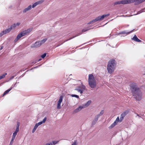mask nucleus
Listing matches in <instances>:
<instances>
[{
  "instance_id": "1",
  "label": "nucleus",
  "mask_w": 145,
  "mask_h": 145,
  "mask_svg": "<svg viewBox=\"0 0 145 145\" xmlns=\"http://www.w3.org/2000/svg\"><path fill=\"white\" fill-rule=\"evenodd\" d=\"M130 88L133 98L138 101H140L142 99V93L140 89L137 84L133 83L130 84Z\"/></svg>"
},
{
  "instance_id": "2",
  "label": "nucleus",
  "mask_w": 145,
  "mask_h": 145,
  "mask_svg": "<svg viewBox=\"0 0 145 145\" xmlns=\"http://www.w3.org/2000/svg\"><path fill=\"white\" fill-rule=\"evenodd\" d=\"M116 66V63L114 59H110L108 62L107 65V71L111 74L114 71Z\"/></svg>"
},
{
  "instance_id": "3",
  "label": "nucleus",
  "mask_w": 145,
  "mask_h": 145,
  "mask_svg": "<svg viewBox=\"0 0 145 145\" xmlns=\"http://www.w3.org/2000/svg\"><path fill=\"white\" fill-rule=\"evenodd\" d=\"M33 29V28H31L27 30L24 31L20 33L17 36L16 38L14 40V42H16L21 37L29 34Z\"/></svg>"
},
{
  "instance_id": "4",
  "label": "nucleus",
  "mask_w": 145,
  "mask_h": 145,
  "mask_svg": "<svg viewBox=\"0 0 145 145\" xmlns=\"http://www.w3.org/2000/svg\"><path fill=\"white\" fill-rule=\"evenodd\" d=\"M145 1V0H128V4L134 3L135 5H138Z\"/></svg>"
},
{
  "instance_id": "5",
  "label": "nucleus",
  "mask_w": 145,
  "mask_h": 145,
  "mask_svg": "<svg viewBox=\"0 0 145 145\" xmlns=\"http://www.w3.org/2000/svg\"><path fill=\"white\" fill-rule=\"evenodd\" d=\"M77 88H78L75 89V90L77 91L81 94L83 93L86 88V87L84 85L78 86Z\"/></svg>"
},
{
  "instance_id": "6",
  "label": "nucleus",
  "mask_w": 145,
  "mask_h": 145,
  "mask_svg": "<svg viewBox=\"0 0 145 145\" xmlns=\"http://www.w3.org/2000/svg\"><path fill=\"white\" fill-rule=\"evenodd\" d=\"M128 4V0H123L120 1H118L115 2L114 3V6L116 5L120 4Z\"/></svg>"
},
{
  "instance_id": "7",
  "label": "nucleus",
  "mask_w": 145,
  "mask_h": 145,
  "mask_svg": "<svg viewBox=\"0 0 145 145\" xmlns=\"http://www.w3.org/2000/svg\"><path fill=\"white\" fill-rule=\"evenodd\" d=\"M16 27L15 24H13L11 26L10 28L6 29L5 30L3 31V32L6 34L9 33L14 28Z\"/></svg>"
},
{
  "instance_id": "8",
  "label": "nucleus",
  "mask_w": 145,
  "mask_h": 145,
  "mask_svg": "<svg viewBox=\"0 0 145 145\" xmlns=\"http://www.w3.org/2000/svg\"><path fill=\"white\" fill-rule=\"evenodd\" d=\"M63 96L62 95L60 96L59 101L57 102V108L60 109L61 108V104L62 101Z\"/></svg>"
},
{
  "instance_id": "9",
  "label": "nucleus",
  "mask_w": 145,
  "mask_h": 145,
  "mask_svg": "<svg viewBox=\"0 0 145 145\" xmlns=\"http://www.w3.org/2000/svg\"><path fill=\"white\" fill-rule=\"evenodd\" d=\"M129 110H127L123 112L121 115L120 117V121H122L125 116L128 113Z\"/></svg>"
},
{
  "instance_id": "10",
  "label": "nucleus",
  "mask_w": 145,
  "mask_h": 145,
  "mask_svg": "<svg viewBox=\"0 0 145 145\" xmlns=\"http://www.w3.org/2000/svg\"><path fill=\"white\" fill-rule=\"evenodd\" d=\"M100 116V114H98L97 115L95 116L94 119L92 122L91 125H93L96 123L98 120V118Z\"/></svg>"
},
{
  "instance_id": "11",
  "label": "nucleus",
  "mask_w": 145,
  "mask_h": 145,
  "mask_svg": "<svg viewBox=\"0 0 145 145\" xmlns=\"http://www.w3.org/2000/svg\"><path fill=\"white\" fill-rule=\"evenodd\" d=\"M96 81L94 76L92 74H89L88 76V82Z\"/></svg>"
},
{
  "instance_id": "12",
  "label": "nucleus",
  "mask_w": 145,
  "mask_h": 145,
  "mask_svg": "<svg viewBox=\"0 0 145 145\" xmlns=\"http://www.w3.org/2000/svg\"><path fill=\"white\" fill-rule=\"evenodd\" d=\"M88 83L90 87L92 88H95L97 85L96 81L89 82Z\"/></svg>"
},
{
  "instance_id": "13",
  "label": "nucleus",
  "mask_w": 145,
  "mask_h": 145,
  "mask_svg": "<svg viewBox=\"0 0 145 145\" xmlns=\"http://www.w3.org/2000/svg\"><path fill=\"white\" fill-rule=\"evenodd\" d=\"M84 108V106H80L77 108L75 109L74 110V112L75 113H76L79 111H80L82 108Z\"/></svg>"
},
{
  "instance_id": "14",
  "label": "nucleus",
  "mask_w": 145,
  "mask_h": 145,
  "mask_svg": "<svg viewBox=\"0 0 145 145\" xmlns=\"http://www.w3.org/2000/svg\"><path fill=\"white\" fill-rule=\"evenodd\" d=\"M133 10L134 12L133 13V14L132 15H137V14H139L143 12V10H141L139 11H137L135 10Z\"/></svg>"
},
{
  "instance_id": "15",
  "label": "nucleus",
  "mask_w": 145,
  "mask_h": 145,
  "mask_svg": "<svg viewBox=\"0 0 145 145\" xmlns=\"http://www.w3.org/2000/svg\"><path fill=\"white\" fill-rule=\"evenodd\" d=\"M43 1H44L43 0H41L38 1L32 5V7L33 8H34L37 5L40 4L41 3H42Z\"/></svg>"
},
{
  "instance_id": "16",
  "label": "nucleus",
  "mask_w": 145,
  "mask_h": 145,
  "mask_svg": "<svg viewBox=\"0 0 145 145\" xmlns=\"http://www.w3.org/2000/svg\"><path fill=\"white\" fill-rule=\"evenodd\" d=\"M134 29L131 31L130 32H127L126 31H124L121 32H120L119 34H126V35H128L130 34V33L133 32Z\"/></svg>"
},
{
  "instance_id": "17",
  "label": "nucleus",
  "mask_w": 145,
  "mask_h": 145,
  "mask_svg": "<svg viewBox=\"0 0 145 145\" xmlns=\"http://www.w3.org/2000/svg\"><path fill=\"white\" fill-rule=\"evenodd\" d=\"M47 119L46 117H45L43 119L42 121L38 122L36 124L38 125V126L42 124L43 123H44L46 121Z\"/></svg>"
},
{
  "instance_id": "18",
  "label": "nucleus",
  "mask_w": 145,
  "mask_h": 145,
  "mask_svg": "<svg viewBox=\"0 0 145 145\" xmlns=\"http://www.w3.org/2000/svg\"><path fill=\"white\" fill-rule=\"evenodd\" d=\"M98 21H99V20L97 17L95 19H93V20L89 22L87 24L89 25L91 24H93V23Z\"/></svg>"
},
{
  "instance_id": "19",
  "label": "nucleus",
  "mask_w": 145,
  "mask_h": 145,
  "mask_svg": "<svg viewBox=\"0 0 145 145\" xmlns=\"http://www.w3.org/2000/svg\"><path fill=\"white\" fill-rule=\"evenodd\" d=\"M41 45V44H40V43L39 41H37L34 44L33 46V47H38L40 46Z\"/></svg>"
},
{
  "instance_id": "20",
  "label": "nucleus",
  "mask_w": 145,
  "mask_h": 145,
  "mask_svg": "<svg viewBox=\"0 0 145 145\" xmlns=\"http://www.w3.org/2000/svg\"><path fill=\"white\" fill-rule=\"evenodd\" d=\"M12 87L10 88L9 89L5 91L3 94V96H4L5 95L8 93L9 91H10L12 89Z\"/></svg>"
},
{
  "instance_id": "21",
  "label": "nucleus",
  "mask_w": 145,
  "mask_h": 145,
  "mask_svg": "<svg viewBox=\"0 0 145 145\" xmlns=\"http://www.w3.org/2000/svg\"><path fill=\"white\" fill-rule=\"evenodd\" d=\"M91 101L90 100H89L83 106H84V108L88 107L89 105L91 103Z\"/></svg>"
},
{
  "instance_id": "22",
  "label": "nucleus",
  "mask_w": 145,
  "mask_h": 145,
  "mask_svg": "<svg viewBox=\"0 0 145 145\" xmlns=\"http://www.w3.org/2000/svg\"><path fill=\"white\" fill-rule=\"evenodd\" d=\"M117 124L116 122H114L110 126L108 127L109 129H111L114 127Z\"/></svg>"
},
{
  "instance_id": "23",
  "label": "nucleus",
  "mask_w": 145,
  "mask_h": 145,
  "mask_svg": "<svg viewBox=\"0 0 145 145\" xmlns=\"http://www.w3.org/2000/svg\"><path fill=\"white\" fill-rule=\"evenodd\" d=\"M18 132V131L15 130V132L13 134V135L12 137V138L15 139V137L17 135V133Z\"/></svg>"
},
{
  "instance_id": "24",
  "label": "nucleus",
  "mask_w": 145,
  "mask_h": 145,
  "mask_svg": "<svg viewBox=\"0 0 145 145\" xmlns=\"http://www.w3.org/2000/svg\"><path fill=\"white\" fill-rule=\"evenodd\" d=\"M38 126V125L36 124L32 131V133H33L35 131Z\"/></svg>"
},
{
  "instance_id": "25",
  "label": "nucleus",
  "mask_w": 145,
  "mask_h": 145,
  "mask_svg": "<svg viewBox=\"0 0 145 145\" xmlns=\"http://www.w3.org/2000/svg\"><path fill=\"white\" fill-rule=\"evenodd\" d=\"M20 125V123L18 121L17 122V124L16 125V131H19V127Z\"/></svg>"
},
{
  "instance_id": "26",
  "label": "nucleus",
  "mask_w": 145,
  "mask_h": 145,
  "mask_svg": "<svg viewBox=\"0 0 145 145\" xmlns=\"http://www.w3.org/2000/svg\"><path fill=\"white\" fill-rule=\"evenodd\" d=\"M138 39V38H137V37L136 35H135L133 37L132 39V40H134V41H137V40Z\"/></svg>"
},
{
  "instance_id": "27",
  "label": "nucleus",
  "mask_w": 145,
  "mask_h": 145,
  "mask_svg": "<svg viewBox=\"0 0 145 145\" xmlns=\"http://www.w3.org/2000/svg\"><path fill=\"white\" fill-rule=\"evenodd\" d=\"M47 40V39L46 38V39H43L42 40L40 41H39L40 42V44L41 45L43 44Z\"/></svg>"
},
{
  "instance_id": "28",
  "label": "nucleus",
  "mask_w": 145,
  "mask_h": 145,
  "mask_svg": "<svg viewBox=\"0 0 145 145\" xmlns=\"http://www.w3.org/2000/svg\"><path fill=\"white\" fill-rule=\"evenodd\" d=\"M97 18L99 21L103 20L105 18L104 17V15H103L101 16H99Z\"/></svg>"
},
{
  "instance_id": "29",
  "label": "nucleus",
  "mask_w": 145,
  "mask_h": 145,
  "mask_svg": "<svg viewBox=\"0 0 145 145\" xmlns=\"http://www.w3.org/2000/svg\"><path fill=\"white\" fill-rule=\"evenodd\" d=\"M121 122V121H120V119H119V117H118L116 119V120L114 122H116V123L117 124L118 122Z\"/></svg>"
},
{
  "instance_id": "30",
  "label": "nucleus",
  "mask_w": 145,
  "mask_h": 145,
  "mask_svg": "<svg viewBox=\"0 0 145 145\" xmlns=\"http://www.w3.org/2000/svg\"><path fill=\"white\" fill-rule=\"evenodd\" d=\"M14 139L12 138L11 140L10 144L9 145H12L13 142H14Z\"/></svg>"
},
{
  "instance_id": "31",
  "label": "nucleus",
  "mask_w": 145,
  "mask_h": 145,
  "mask_svg": "<svg viewBox=\"0 0 145 145\" xmlns=\"http://www.w3.org/2000/svg\"><path fill=\"white\" fill-rule=\"evenodd\" d=\"M82 34V33H78L76 36H74L73 37H72L70 39H72L76 37V36H78V35H81Z\"/></svg>"
},
{
  "instance_id": "32",
  "label": "nucleus",
  "mask_w": 145,
  "mask_h": 145,
  "mask_svg": "<svg viewBox=\"0 0 145 145\" xmlns=\"http://www.w3.org/2000/svg\"><path fill=\"white\" fill-rule=\"evenodd\" d=\"M72 97H75L77 98H79V96L77 95L72 94L71 95Z\"/></svg>"
},
{
  "instance_id": "33",
  "label": "nucleus",
  "mask_w": 145,
  "mask_h": 145,
  "mask_svg": "<svg viewBox=\"0 0 145 145\" xmlns=\"http://www.w3.org/2000/svg\"><path fill=\"white\" fill-rule=\"evenodd\" d=\"M46 53H45L44 54H42V55L41 56V57L42 58H44L46 57Z\"/></svg>"
},
{
  "instance_id": "34",
  "label": "nucleus",
  "mask_w": 145,
  "mask_h": 145,
  "mask_svg": "<svg viewBox=\"0 0 145 145\" xmlns=\"http://www.w3.org/2000/svg\"><path fill=\"white\" fill-rule=\"evenodd\" d=\"M77 142L76 140H74V142L71 145H77Z\"/></svg>"
},
{
  "instance_id": "35",
  "label": "nucleus",
  "mask_w": 145,
  "mask_h": 145,
  "mask_svg": "<svg viewBox=\"0 0 145 145\" xmlns=\"http://www.w3.org/2000/svg\"><path fill=\"white\" fill-rule=\"evenodd\" d=\"M7 74V73H5L3 74L1 76H2V78H4L5 77V76Z\"/></svg>"
},
{
  "instance_id": "36",
  "label": "nucleus",
  "mask_w": 145,
  "mask_h": 145,
  "mask_svg": "<svg viewBox=\"0 0 145 145\" xmlns=\"http://www.w3.org/2000/svg\"><path fill=\"white\" fill-rule=\"evenodd\" d=\"M83 29L82 30V32H85L86 31L89 30V29Z\"/></svg>"
},
{
  "instance_id": "37",
  "label": "nucleus",
  "mask_w": 145,
  "mask_h": 145,
  "mask_svg": "<svg viewBox=\"0 0 145 145\" xmlns=\"http://www.w3.org/2000/svg\"><path fill=\"white\" fill-rule=\"evenodd\" d=\"M5 34L4 32H3V31H2V32L0 33V37H1L2 35Z\"/></svg>"
},
{
  "instance_id": "38",
  "label": "nucleus",
  "mask_w": 145,
  "mask_h": 145,
  "mask_svg": "<svg viewBox=\"0 0 145 145\" xmlns=\"http://www.w3.org/2000/svg\"><path fill=\"white\" fill-rule=\"evenodd\" d=\"M103 15H104V18H106V17H108V16H109L110 15V14H104Z\"/></svg>"
},
{
  "instance_id": "39",
  "label": "nucleus",
  "mask_w": 145,
  "mask_h": 145,
  "mask_svg": "<svg viewBox=\"0 0 145 145\" xmlns=\"http://www.w3.org/2000/svg\"><path fill=\"white\" fill-rule=\"evenodd\" d=\"M104 113V111L103 110H102L101 111V112H100V113L99 114H100V116L102 115Z\"/></svg>"
},
{
  "instance_id": "40",
  "label": "nucleus",
  "mask_w": 145,
  "mask_h": 145,
  "mask_svg": "<svg viewBox=\"0 0 145 145\" xmlns=\"http://www.w3.org/2000/svg\"><path fill=\"white\" fill-rule=\"evenodd\" d=\"M52 143L53 144L55 145V144H56L58 142H57L56 141H52Z\"/></svg>"
},
{
  "instance_id": "41",
  "label": "nucleus",
  "mask_w": 145,
  "mask_h": 145,
  "mask_svg": "<svg viewBox=\"0 0 145 145\" xmlns=\"http://www.w3.org/2000/svg\"><path fill=\"white\" fill-rule=\"evenodd\" d=\"M31 5L27 7L25 9H31Z\"/></svg>"
},
{
  "instance_id": "42",
  "label": "nucleus",
  "mask_w": 145,
  "mask_h": 145,
  "mask_svg": "<svg viewBox=\"0 0 145 145\" xmlns=\"http://www.w3.org/2000/svg\"><path fill=\"white\" fill-rule=\"evenodd\" d=\"M15 24L16 26H17H17L19 25L20 24V23H18V22H17L16 24Z\"/></svg>"
},
{
  "instance_id": "43",
  "label": "nucleus",
  "mask_w": 145,
  "mask_h": 145,
  "mask_svg": "<svg viewBox=\"0 0 145 145\" xmlns=\"http://www.w3.org/2000/svg\"><path fill=\"white\" fill-rule=\"evenodd\" d=\"M14 76H12L10 78V79H9V80H11L13 78H14Z\"/></svg>"
},
{
  "instance_id": "44",
  "label": "nucleus",
  "mask_w": 145,
  "mask_h": 145,
  "mask_svg": "<svg viewBox=\"0 0 145 145\" xmlns=\"http://www.w3.org/2000/svg\"><path fill=\"white\" fill-rule=\"evenodd\" d=\"M37 62V61H33L31 63V64H35Z\"/></svg>"
},
{
  "instance_id": "45",
  "label": "nucleus",
  "mask_w": 145,
  "mask_h": 145,
  "mask_svg": "<svg viewBox=\"0 0 145 145\" xmlns=\"http://www.w3.org/2000/svg\"><path fill=\"white\" fill-rule=\"evenodd\" d=\"M29 10H24L23 11V12L24 13H25Z\"/></svg>"
},
{
  "instance_id": "46",
  "label": "nucleus",
  "mask_w": 145,
  "mask_h": 145,
  "mask_svg": "<svg viewBox=\"0 0 145 145\" xmlns=\"http://www.w3.org/2000/svg\"><path fill=\"white\" fill-rule=\"evenodd\" d=\"M45 145H53L52 143H47Z\"/></svg>"
},
{
  "instance_id": "47",
  "label": "nucleus",
  "mask_w": 145,
  "mask_h": 145,
  "mask_svg": "<svg viewBox=\"0 0 145 145\" xmlns=\"http://www.w3.org/2000/svg\"><path fill=\"white\" fill-rule=\"evenodd\" d=\"M136 42H141V40L138 39L137 40V41Z\"/></svg>"
},
{
  "instance_id": "48",
  "label": "nucleus",
  "mask_w": 145,
  "mask_h": 145,
  "mask_svg": "<svg viewBox=\"0 0 145 145\" xmlns=\"http://www.w3.org/2000/svg\"><path fill=\"white\" fill-rule=\"evenodd\" d=\"M16 84H15L14 85H12V86H11L10 88H12H12H14V87H15V86Z\"/></svg>"
},
{
  "instance_id": "49",
  "label": "nucleus",
  "mask_w": 145,
  "mask_h": 145,
  "mask_svg": "<svg viewBox=\"0 0 145 145\" xmlns=\"http://www.w3.org/2000/svg\"><path fill=\"white\" fill-rule=\"evenodd\" d=\"M3 46H2L0 48V50H1V49H3Z\"/></svg>"
},
{
  "instance_id": "50",
  "label": "nucleus",
  "mask_w": 145,
  "mask_h": 145,
  "mask_svg": "<svg viewBox=\"0 0 145 145\" xmlns=\"http://www.w3.org/2000/svg\"><path fill=\"white\" fill-rule=\"evenodd\" d=\"M41 60V59H39L38 61H37V62H38L39 61H40Z\"/></svg>"
},
{
  "instance_id": "51",
  "label": "nucleus",
  "mask_w": 145,
  "mask_h": 145,
  "mask_svg": "<svg viewBox=\"0 0 145 145\" xmlns=\"http://www.w3.org/2000/svg\"><path fill=\"white\" fill-rule=\"evenodd\" d=\"M2 79V76H0V80L1 79Z\"/></svg>"
},
{
  "instance_id": "52",
  "label": "nucleus",
  "mask_w": 145,
  "mask_h": 145,
  "mask_svg": "<svg viewBox=\"0 0 145 145\" xmlns=\"http://www.w3.org/2000/svg\"><path fill=\"white\" fill-rule=\"evenodd\" d=\"M137 116H139V115L138 114H137Z\"/></svg>"
},
{
  "instance_id": "53",
  "label": "nucleus",
  "mask_w": 145,
  "mask_h": 145,
  "mask_svg": "<svg viewBox=\"0 0 145 145\" xmlns=\"http://www.w3.org/2000/svg\"><path fill=\"white\" fill-rule=\"evenodd\" d=\"M69 39H69V40H70ZM68 40H69V39L67 40V41H68Z\"/></svg>"
},
{
  "instance_id": "54",
  "label": "nucleus",
  "mask_w": 145,
  "mask_h": 145,
  "mask_svg": "<svg viewBox=\"0 0 145 145\" xmlns=\"http://www.w3.org/2000/svg\"><path fill=\"white\" fill-rule=\"evenodd\" d=\"M69 39H69V40H70ZM68 40H69V39L67 40V41H68Z\"/></svg>"
},
{
  "instance_id": "55",
  "label": "nucleus",
  "mask_w": 145,
  "mask_h": 145,
  "mask_svg": "<svg viewBox=\"0 0 145 145\" xmlns=\"http://www.w3.org/2000/svg\"><path fill=\"white\" fill-rule=\"evenodd\" d=\"M69 39H69V40H70ZM68 40H69V39L67 40V41H68Z\"/></svg>"
}]
</instances>
